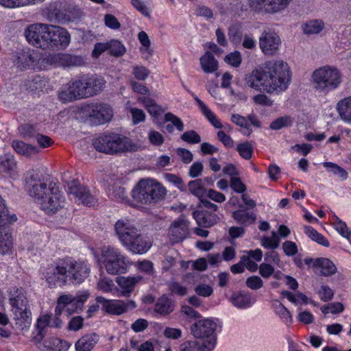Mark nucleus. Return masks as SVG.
Segmentation results:
<instances>
[{"mask_svg":"<svg viewBox=\"0 0 351 351\" xmlns=\"http://www.w3.org/2000/svg\"><path fill=\"white\" fill-rule=\"evenodd\" d=\"M41 278L45 280L51 288L62 287L67 284L66 271L64 261L62 260L56 264L49 265L40 269Z\"/></svg>","mask_w":351,"mask_h":351,"instance_id":"9","label":"nucleus"},{"mask_svg":"<svg viewBox=\"0 0 351 351\" xmlns=\"http://www.w3.org/2000/svg\"><path fill=\"white\" fill-rule=\"evenodd\" d=\"M45 0H0V5L7 8H16L34 5Z\"/></svg>","mask_w":351,"mask_h":351,"instance_id":"44","label":"nucleus"},{"mask_svg":"<svg viewBox=\"0 0 351 351\" xmlns=\"http://www.w3.org/2000/svg\"><path fill=\"white\" fill-rule=\"evenodd\" d=\"M138 101L143 104L149 114H150L153 121L159 127L164 124L163 112L165 109L158 105L155 101L149 97H140Z\"/></svg>","mask_w":351,"mask_h":351,"instance_id":"20","label":"nucleus"},{"mask_svg":"<svg viewBox=\"0 0 351 351\" xmlns=\"http://www.w3.org/2000/svg\"><path fill=\"white\" fill-rule=\"evenodd\" d=\"M123 246L133 254H144L152 247V241L147 235L138 230Z\"/></svg>","mask_w":351,"mask_h":351,"instance_id":"13","label":"nucleus"},{"mask_svg":"<svg viewBox=\"0 0 351 351\" xmlns=\"http://www.w3.org/2000/svg\"><path fill=\"white\" fill-rule=\"evenodd\" d=\"M141 276H118L116 278V282L119 287L121 295H129L134 290L136 285L142 280Z\"/></svg>","mask_w":351,"mask_h":351,"instance_id":"24","label":"nucleus"},{"mask_svg":"<svg viewBox=\"0 0 351 351\" xmlns=\"http://www.w3.org/2000/svg\"><path fill=\"white\" fill-rule=\"evenodd\" d=\"M189 232V223L184 217L174 221L169 230V237L173 243H177L186 238Z\"/></svg>","mask_w":351,"mask_h":351,"instance_id":"21","label":"nucleus"},{"mask_svg":"<svg viewBox=\"0 0 351 351\" xmlns=\"http://www.w3.org/2000/svg\"><path fill=\"white\" fill-rule=\"evenodd\" d=\"M292 0H249L254 10L264 9L268 13H278L286 9Z\"/></svg>","mask_w":351,"mask_h":351,"instance_id":"15","label":"nucleus"},{"mask_svg":"<svg viewBox=\"0 0 351 351\" xmlns=\"http://www.w3.org/2000/svg\"><path fill=\"white\" fill-rule=\"evenodd\" d=\"M96 304L90 307H135L136 304L133 301H129L125 304L121 300H107L101 296L95 298Z\"/></svg>","mask_w":351,"mask_h":351,"instance_id":"33","label":"nucleus"},{"mask_svg":"<svg viewBox=\"0 0 351 351\" xmlns=\"http://www.w3.org/2000/svg\"><path fill=\"white\" fill-rule=\"evenodd\" d=\"M324 22L321 20H311L302 26V30L306 34H315L319 33L324 28Z\"/></svg>","mask_w":351,"mask_h":351,"instance_id":"45","label":"nucleus"},{"mask_svg":"<svg viewBox=\"0 0 351 351\" xmlns=\"http://www.w3.org/2000/svg\"><path fill=\"white\" fill-rule=\"evenodd\" d=\"M88 291H80L75 295L63 294L61 295L57 300L58 306H66L71 304L76 307L82 306L88 300L89 297Z\"/></svg>","mask_w":351,"mask_h":351,"instance_id":"23","label":"nucleus"},{"mask_svg":"<svg viewBox=\"0 0 351 351\" xmlns=\"http://www.w3.org/2000/svg\"><path fill=\"white\" fill-rule=\"evenodd\" d=\"M200 64L202 70L207 73H212L218 69V62L213 55L207 51L200 58Z\"/></svg>","mask_w":351,"mask_h":351,"instance_id":"38","label":"nucleus"},{"mask_svg":"<svg viewBox=\"0 0 351 351\" xmlns=\"http://www.w3.org/2000/svg\"><path fill=\"white\" fill-rule=\"evenodd\" d=\"M10 304L12 307H21L27 305L25 291L22 288L11 287L9 290Z\"/></svg>","mask_w":351,"mask_h":351,"instance_id":"28","label":"nucleus"},{"mask_svg":"<svg viewBox=\"0 0 351 351\" xmlns=\"http://www.w3.org/2000/svg\"><path fill=\"white\" fill-rule=\"evenodd\" d=\"M29 195L34 197L40 208L47 215H53L64 206V197L56 184L41 179L36 171L26 177Z\"/></svg>","mask_w":351,"mask_h":351,"instance_id":"2","label":"nucleus"},{"mask_svg":"<svg viewBox=\"0 0 351 351\" xmlns=\"http://www.w3.org/2000/svg\"><path fill=\"white\" fill-rule=\"evenodd\" d=\"M12 146L16 153L27 157L34 155L38 152L35 146L19 140L13 141Z\"/></svg>","mask_w":351,"mask_h":351,"instance_id":"39","label":"nucleus"},{"mask_svg":"<svg viewBox=\"0 0 351 351\" xmlns=\"http://www.w3.org/2000/svg\"><path fill=\"white\" fill-rule=\"evenodd\" d=\"M132 5L142 14L149 16L152 11V4L150 0H132Z\"/></svg>","mask_w":351,"mask_h":351,"instance_id":"49","label":"nucleus"},{"mask_svg":"<svg viewBox=\"0 0 351 351\" xmlns=\"http://www.w3.org/2000/svg\"><path fill=\"white\" fill-rule=\"evenodd\" d=\"M217 328L215 322L209 319L199 320L194 323L191 327V334L196 339H204L211 337Z\"/></svg>","mask_w":351,"mask_h":351,"instance_id":"18","label":"nucleus"},{"mask_svg":"<svg viewBox=\"0 0 351 351\" xmlns=\"http://www.w3.org/2000/svg\"><path fill=\"white\" fill-rule=\"evenodd\" d=\"M138 40L142 45V47L141 48V51L143 54L147 53L146 58L150 55V40L147 34L145 32H140L138 34Z\"/></svg>","mask_w":351,"mask_h":351,"instance_id":"60","label":"nucleus"},{"mask_svg":"<svg viewBox=\"0 0 351 351\" xmlns=\"http://www.w3.org/2000/svg\"><path fill=\"white\" fill-rule=\"evenodd\" d=\"M241 60V54L238 51L228 53L224 58V61L228 64L235 68H237L240 66Z\"/></svg>","mask_w":351,"mask_h":351,"instance_id":"58","label":"nucleus"},{"mask_svg":"<svg viewBox=\"0 0 351 351\" xmlns=\"http://www.w3.org/2000/svg\"><path fill=\"white\" fill-rule=\"evenodd\" d=\"M56 58L58 63L64 67L80 66L84 63L82 57L68 53H59Z\"/></svg>","mask_w":351,"mask_h":351,"instance_id":"37","label":"nucleus"},{"mask_svg":"<svg viewBox=\"0 0 351 351\" xmlns=\"http://www.w3.org/2000/svg\"><path fill=\"white\" fill-rule=\"evenodd\" d=\"M331 224L335 230L343 237L349 239L350 236V230L347 226L345 221L340 219L336 215L332 216Z\"/></svg>","mask_w":351,"mask_h":351,"instance_id":"43","label":"nucleus"},{"mask_svg":"<svg viewBox=\"0 0 351 351\" xmlns=\"http://www.w3.org/2000/svg\"><path fill=\"white\" fill-rule=\"evenodd\" d=\"M16 167L14 156L5 154L0 157V172L12 173Z\"/></svg>","mask_w":351,"mask_h":351,"instance_id":"46","label":"nucleus"},{"mask_svg":"<svg viewBox=\"0 0 351 351\" xmlns=\"http://www.w3.org/2000/svg\"><path fill=\"white\" fill-rule=\"evenodd\" d=\"M281 46V39L274 31L264 32L259 38V47L265 56L276 55Z\"/></svg>","mask_w":351,"mask_h":351,"instance_id":"12","label":"nucleus"},{"mask_svg":"<svg viewBox=\"0 0 351 351\" xmlns=\"http://www.w3.org/2000/svg\"><path fill=\"white\" fill-rule=\"evenodd\" d=\"M105 190L108 196L112 200L124 202L127 199V197L125 195V189L121 186L118 183L113 182L111 180L110 182H107L105 184Z\"/></svg>","mask_w":351,"mask_h":351,"instance_id":"26","label":"nucleus"},{"mask_svg":"<svg viewBox=\"0 0 351 351\" xmlns=\"http://www.w3.org/2000/svg\"><path fill=\"white\" fill-rule=\"evenodd\" d=\"M81 111L95 125H101L111 120L113 112L111 108L104 104L90 103L83 104Z\"/></svg>","mask_w":351,"mask_h":351,"instance_id":"10","label":"nucleus"},{"mask_svg":"<svg viewBox=\"0 0 351 351\" xmlns=\"http://www.w3.org/2000/svg\"><path fill=\"white\" fill-rule=\"evenodd\" d=\"M131 114L132 120L134 125L143 122L145 120L146 114L141 109L135 107H128Z\"/></svg>","mask_w":351,"mask_h":351,"instance_id":"59","label":"nucleus"},{"mask_svg":"<svg viewBox=\"0 0 351 351\" xmlns=\"http://www.w3.org/2000/svg\"><path fill=\"white\" fill-rule=\"evenodd\" d=\"M16 324L24 328L31 324L32 313L28 308H12Z\"/></svg>","mask_w":351,"mask_h":351,"instance_id":"34","label":"nucleus"},{"mask_svg":"<svg viewBox=\"0 0 351 351\" xmlns=\"http://www.w3.org/2000/svg\"><path fill=\"white\" fill-rule=\"evenodd\" d=\"M304 263L309 267L318 269L325 276H332L337 271L335 264L327 258H305Z\"/></svg>","mask_w":351,"mask_h":351,"instance_id":"19","label":"nucleus"},{"mask_svg":"<svg viewBox=\"0 0 351 351\" xmlns=\"http://www.w3.org/2000/svg\"><path fill=\"white\" fill-rule=\"evenodd\" d=\"M231 121L243 128V133L245 135H250L251 134L252 130L250 128V123L244 117L238 114H233L231 117Z\"/></svg>","mask_w":351,"mask_h":351,"instance_id":"52","label":"nucleus"},{"mask_svg":"<svg viewBox=\"0 0 351 351\" xmlns=\"http://www.w3.org/2000/svg\"><path fill=\"white\" fill-rule=\"evenodd\" d=\"M17 219L14 214H11L5 200L0 195V254H10L13 248V238L10 224Z\"/></svg>","mask_w":351,"mask_h":351,"instance_id":"8","label":"nucleus"},{"mask_svg":"<svg viewBox=\"0 0 351 351\" xmlns=\"http://www.w3.org/2000/svg\"><path fill=\"white\" fill-rule=\"evenodd\" d=\"M134 267L137 271L147 275H152L154 271L152 262L145 259L136 262Z\"/></svg>","mask_w":351,"mask_h":351,"instance_id":"53","label":"nucleus"},{"mask_svg":"<svg viewBox=\"0 0 351 351\" xmlns=\"http://www.w3.org/2000/svg\"><path fill=\"white\" fill-rule=\"evenodd\" d=\"M164 178L167 182L172 184L178 189L181 191L184 190L185 187L182 180L176 175L167 173L164 174Z\"/></svg>","mask_w":351,"mask_h":351,"instance_id":"61","label":"nucleus"},{"mask_svg":"<svg viewBox=\"0 0 351 351\" xmlns=\"http://www.w3.org/2000/svg\"><path fill=\"white\" fill-rule=\"evenodd\" d=\"M95 261L112 275L125 273L129 265L128 258L120 249L107 245L92 249Z\"/></svg>","mask_w":351,"mask_h":351,"instance_id":"4","label":"nucleus"},{"mask_svg":"<svg viewBox=\"0 0 351 351\" xmlns=\"http://www.w3.org/2000/svg\"><path fill=\"white\" fill-rule=\"evenodd\" d=\"M193 217L199 226L205 228L213 226L219 219L218 217L215 214H205L199 210L193 212Z\"/></svg>","mask_w":351,"mask_h":351,"instance_id":"35","label":"nucleus"},{"mask_svg":"<svg viewBox=\"0 0 351 351\" xmlns=\"http://www.w3.org/2000/svg\"><path fill=\"white\" fill-rule=\"evenodd\" d=\"M311 83L317 92L326 95L340 86L342 83V75L336 66H322L313 72Z\"/></svg>","mask_w":351,"mask_h":351,"instance_id":"6","label":"nucleus"},{"mask_svg":"<svg viewBox=\"0 0 351 351\" xmlns=\"http://www.w3.org/2000/svg\"><path fill=\"white\" fill-rule=\"evenodd\" d=\"M322 165L328 171L337 176L342 180H345L348 178L347 171L339 166L338 165L331 162H325L322 163Z\"/></svg>","mask_w":351,"mask_h":351,"instance_id":"47","label":"nucleus"},{"mask_svg":"<svg viewBox=\"0 0 351 351\" xmlns=\"http://www.w3.org/2000/svg\"><path fill=\"white\" fill-rule=\"evenodd\" d=\"M68 194L71 199H73L78 204L91 206H93L95 199L85 186L77 185L75 182L69 184Z\"/></svg>","mask_w":351,"mask_h":351,"instance_id":"17","label":"nucleus"},{"mask_svg":"<svg viewBox=\"0 0 351 351\" xmlns=\"http://www.w3.org/2000/svg\"><path fill=\"white\" fill-rule=\"evenodd\" d=\"M192 95L195 101L197 102L202 113L205 116V117L208 120V121L215 128H223V125L221 124L220 120L217 117L215 114L213 112H212L210 109L195 94L193 93Z\"/></svg>","mask_w":351,"mask_h":351,"instance_id":"29","label":"nucleus"},{"mask_svg":"<svg viewBox=\"0 0 351 351\" xmlns=\"http://www.w3.org/2000/svg\"><path fill=\"white\" fill-rule=\"evenodd\" d=\"M167 194L165 187L154 178L141 179L132 191L133 205L141 206L152 201L163 198Z\"/></svg>","mask_w":351,"mask_h":351,"instance_id":"5","label":"nucleus"},{"mask_svg":"<svg viewBox=\"0 0 351 351\" xmlns=\"http://www.w3.org/2000/svg\"><path fill=\"white\" fill-rule=\"evenodd\" d=\"M304 232L308 236V237L311 239L312 241L316 242L317 243L322 246L329 247L330 243L328 240L324 235L318 232L313 227L304 226Z\"/></svg>","mask_w":351,"mask_h":351,"instance_id":"40","label":"nucleus"},{"mask_svg":"<svg viewBox=\"0 0 351 351\" xmlns=\"http://www.w3.org/2000/svg\"><path fill=\"white\" fill-rule=\"evenodd\" d=\"M66 271L67 284H81L87 278L90 271V264L85 261H75L72 258L64 259Z\"/></svg>","mask_w":351,"mask_h":351,"instance_id":"11","label":"nucleus"},{"mask_svg":"<svg viewBox=\"0 0 351 351\" xmlns=\"http://www.w3.org/2000/svg\"><path fill=\"white\" fill-rule=\"evenodd\" d=\"M291 71L282 60H271L254 69L247 74L245 82L247 86L267 93L280 94L291 82Z\"/></svg>","mask_w":351,"mask_h":351,"instance_id":"1","label":"nucleus"},{"mask_svg":"<svg viewBox=\"0 0 351 351\" xmlns=\"http://www.w3.org/2000/svg\"><path fill=\"white\" fill-rule=\"evenodd\" d=\"M108 50L114 56H120L125 52L124 45L119 40H112L108 42Z\"/></svg>","mask_w":351,"mask_h":351,"instance_id":"57","label":"nucleus"},{"mask_svg":"<svg viewBox=\"0 0 351 351\" xmlns=\"http://www.w3.org/2000/svg\"><path fill=\"white\" fill-rule=\"evenodd\" d=\"M265 261L270 265L273 264L280 269H283L285 266V263L281 260L280 255L276 251H271L266 253L265 255Z\"/></svg>","mask_w":351,"mask_h":351,"instance_id":"54","label":"nucleus"},{"mask_svg":"<svg viewBox=\"0 0 351 351\" xmlns=\"http://www.w3.org/2000/svg\"><path fill=\"white\" fill-rule=\"evenodd\" d=\"M232 300L233 304L237 307H243L252 304L251 296L247 293H234L232 297Z\"/></svg>","mask_w":351,"mask_h":351,"instance_id":"50","label":"nucleus"},{"mask_svg":"<svg viewBox=\"0 0 351 351\" xmlns=\"http://www.w3.org/2000/svg\"><path fill=\"white\" fill-rule=\"evenodd\" d=\"M97 288L104 292H113L117 291L114 284L110 278L101 277L97 282Z\"/></svg>","mask_w":351,"mask_h":351,"instance_id":"56","label":"nucleus"},{"mask_svg":"<svg viewBox=\"0 0 351 351\" xmlns=\"http://www.w3.org/2000/svg\"><path fill=\"white\" fill-rule=\"evenodd\" d=\"M215 341L208 343L198 341H186L180 344V351H210L215 347Z\"/></svg>","mask_w":351,"mask_h":351,"instance_id":"27","label":"nucleus"},{"mask_svg":"<svg viewBox=\"0 0 351 351\" xmlns=\"http://www.w3.org/2000/svg\"><path fill=\"white\" fill-rule=\"evenodd\" d=\"M293 123V119L289 116L279 117L273 121L270 124L271 130H278L285 127H289Z\"/></svg>","mask_w":351,"mask_h":351,"instance_id":"55","label":"nucleus"},{"mask_svg":"<svg viewBox=\"0 0 351 351\" xmlns=\"http://www.w3.org/2000/svg\"><path fill=\"white\" fill-rule=\"evenodd\" d=\"M132 74L138 80H145L149 74V71L143 66H134Z\"/></svg>","mask_w":351,"mask_h":351,"instance_id":"64","label":"nucleus"},{"mask_svg":"<svg viewBox=\"0 0 351 351\" xmlns=\"http://www.w3.org/2000/svg\"><path fill=\"white\" fill-rule=\"evenodd\" d=\"M165 122H171L172 123L171 125L180 132L184 130V125L182 121L171 112H168L164 115V123Z\"/></svg>","mask_w":351,"mask_h":351,"instance_id":"62","label":"nucleus"},{"mask_svg":"<svg viewBox=\"0 0 351 351\" xmlns=\"http://www.w3.org/2000/svg\"><path fill=\"white\" fill-rule=\"evenodd\" d=\"M282 295L284 298L287 299L294 305H314L310 298L301 293L293 295L289 291H284Z\"/></svg>","mask_w":351,"mask_h":351,"instance_id":"41","label":"nucleus"},{"mask_svg":"<svg viewBox=\"0 0 351 351\" xmlns=\"http://www.w3.org/2000/svg\"><path fill=\"white\" fill-rule=\"evenodd\" d=\"M337 110L341 119L351 125V96L340 100L337 103Z\"/></svg>","mask_w":351,"mask_h":351,"instance_id":"31","label":"nucleus"},{"mask_svg":"<svg viewBox=\"0 0 351 351\" xmlns=\"http://www.w3.org/2000/svg\"><path fill=\"white\" fill-rule=\"evenodd\" d=\"M70 346L66 341L53 337L45 339L38 348L42 351H67Z\"/></svg>","mask_w":351,"mask_h":351,"instance_id":"25","label":"nucleus"},{"mask_svg":"<svg viewBox=\"0 0 351 351\" xmlns=\"http://www.w3.org/2000/svg\"><path fill=\"white\" fill-rule=\"evenodd\" d=\"M25 35L29 43L43 49L62 50L71 43V35L65 28L44 23L28 26Z\"/></svg>","mask_w":351,"mask_h":351,"instance_id":"3","label":"nucleus"},{"mask_svg":"<svg viewBox=\"0 0 351 351\" xmlns=\"http://www.w3.org/2000/svg\"><path fill=\"white\" fill-rule=\"evenodd\" d=\"M93 144L97 151L106 154L136 151L138 147L128 138L115 133L101 135L94 139Z\"/></svg>","mask_w":351,"mask_h":351,"instance_id":"7","label":"nucleus"},{"mask_svg":"<svg viewBox=\"0 0 351 351\" xmlns=\"http://www.w3.org/2000/svg\"><path fill=\"white\" fill-rule=\"evenodd\" d=\"M237 151L241 157L250 159L252 155L253 147L249 143H243L238 145Z\"/></svg>","mask_w":351,"mask_h":351,"instance_id":"63","label":"nucleus"},{"mask_svg":"<svg viewBox=\"0 0 351 351\" xmlns=\"http://www.w3.org/2000/svg\"><path fill=\"white\" fill-rule=\"evenodd\" d=\"M77 99L88 98L82 76L71 80Z\"/></svg>","mask_w":351,"mask_h":351,"instance_id":"51","label":"nucleus"},{"mask_svg":"<svg viewBox=\"0 0 351 351\" xmlns=\"http://www.w3.org/2000/svg\"><path fill=\"white\" fill-rule=\"evenodd\" d=\"M190 193L197 197L201 202H203V197L206 195V190L203 182L200 179L190 181L188 184Z\"/></svg>","mask_w":351,"mask_h":351,"instance_id":"42","label":"nucleus"},{"mask_svg":"<svg viewBox=\"0 0 351 351\" xmlns=\"http://www.w3.org/2000/svg\"><path fill=\"white\" fill-rule=\"evenodd\" d=\"M82 77L88 97L97 95L105 86L104 78L97 75H82Z\"/></svg>","mask_w":351,"mask_h":351,"instance_id":"22","label":"nucleus"},{"mask_svg":"<svg viewBox=\"0 0 351 351\" xmlns=\"http://www.w3.org/2000/svg\"><path fill=\"white\" fill-rule=\"evenodd\" d=\"M139 230L135 222L128 217L121 218L114 224V232L123 245Z\"/></svg>","mask_w":351,"mask_h":351,"instance_id":"14","label":"nucleus"},{"mask_svg":"<svg viewBox=\"0 0 351 351\" xmlns=\"http://www.w3.org/2000/svg\"><path fill=\"white\" fill-rule=\"evenodd\" d=\"M261 245L266 249H276L279 246L280 239L277 233L272 231L271 236H264L261 239Z\"/></svg>","mask_w":351,"mask_h":351,"instance_id":"48","label":"nucleus"},{"mask_svg":"<svg viewBox=\"0 0 351 351\" xmlns=\"http://www.w3.org/2000/svg\"><path fill=\"white\" fill-rule=\"evenodd\" d=\"M232 217L237 223L245 226L253 223L256 220V216L252 212H249L244 209H239L234 211Z\"/></svg>","mask_w":351,"mask_h":351,"instance_id":"36","label":"nucleus"},{"mask_svg":"<svg viewBox=\"0 0 351 351\" xmlns=\"http://www.w3.org/2000/svg\"><path fill=\"white\" fill-rule=\"evenodd\" d=\"M40 56L39 53L34 50L29 49H24L17 54V58L14 61L18 68L23 69H40L39 61Z\"/></svg>","mask_w":351,"mask_h":351,"instance_id":"16","label":"nucleus"},{"mask_svg":"<svg viewBox=\"0 0 351 351\" xmlns=\"http://www.w3.org/2000/svg\"><path fill=\"white\" fill-rule=\"evenodd\" d=\"M99 341V335L96 333L86 335L82 337L75 343L76 351H90Z\"/></svg>","mask_w":351,"mask_h":351,"instance_id":"32","label":"nucleus"},{"mask_svg":"<svg viewBox=\"0 0 351 351\" xmlns=\"http://www.w3.org/2000/svg\"><path fill=\"white\" fill-rule=\"evenodd\" d=\"M58 96L59 100L64 104L78 100L71 80L59 88Z\"/></svg>","mask_w":351,"mask_h":351,"instance_id":"30","label":"nucleus"}]
</instances>
